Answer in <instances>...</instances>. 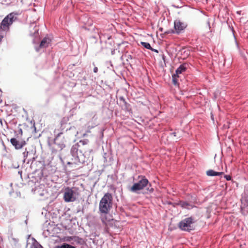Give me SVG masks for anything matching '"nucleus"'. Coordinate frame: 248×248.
Here are the masks:
<instances>
[{
  "instance_id": "obj_22",
  "label": "nucleus",
  "mask_w": 248,
  "mask_h": 248,
  "mask_svg": "<svg viewBox=\"0 0 248 248\" xmlns=\"http://www.w3.org/2000/svg\"><path fill=\"white\" fill-rule=\"evenodd\" d=\"M3 36L2 35H0V42L1 41Z\"/></svg>"
},
{
  "instance_id": "obj_14",
  "label": "nucleus",
  "mask_w": 248,
  "mask_h": 248,
  "mask_svg": "<svg viewBox=\"0 0 248 248\" xmlns=\"http://www.w3.org/2000/svg\"><path fill=\"white\" fill-rule=\"evenodd\" d=\"M31 248H43V247L38 243L36 242L32 245Z\"/></svg>"
},
{
  "instance_id": "obj_21",
  "label": "nucleus",
  "mask_w": 248,
  "mask_h": 248,
  "mask_svg": "<svg viewBox=\"0 0 248 248\" xmlns=\"http://www.w3.org/2000/svg\"><path fill=\"white\" fill-rule=\"evenodd\" d=\"M101 220H102V221L103 222V223L106 224V220H105V219L104 217H102L101 218Z\"/></svg>"
},
{
  "instance_id": "obj_13",
  "label": "nucleus",
  "mask_w": 248,
  "mask_h": 248,
  "mask_svg": "<svg viewBox=\"0 0 248 248\" xmlns=\"http://www.w3.org/2000/svg\"><path fill=\"white\" fill-rule=\"evenodd\" d=\"M141 44L147 49H151V46L149 43L141 42Z\"/></svg>"
},
{
  "instance_id": "obj_5",
  "label": "nucleus",
  "mask_w": 248,
  "mask_h": 248,
  "mask_svg": "<svg viewBox=\"0 0 248 248\" xmlns=\"http://www.w3.org/2000/svg\"><path fill=\"white\" fill-rule=\"evenodd\" d=\"M187 24L179 20H176L174 22V29L168 31V33L179 34L186 28Z\"/></svg>"
},
{
  "instance_id": "obj_16",
  "label": "nucleus",
  "mask_w": 248,
  "mask_h": 248,
  "mask_svg": "<svg viewBox=\"0 0 248 248\" xmlns=\"http://www.w3.org/2000/svg\"><path fill=\"white\" fill-rule=\"evenodd\" d=\"M28 154H29V152H28V151H25L23 153V155L24 157V159H26L27 158V157H28Z\"/></svg>"
},
{
  "instance_id": "obj_7",
  "label": "nucleus",
  "mask_w": 248,
  "mask_h": 248,
  "mask_svg": "<svg viewBox=\"0 0 248 248\" xmlns=\"http://www.w3.org/2000/svg\"><path fill=\"white\" fill-rule=\"evenodd\" d=\"M74 191L72 188L67 187L65 189V192L63 195V199L65 202H73L75 199L73 197Z\"/></svg>"
},
{
  "instance_id": "obj_1",
  "label": "nucleus",
  "mask_w": 248,
  "mask_h": 248,
  "mask_svg": "<svg viewBox=\"0 0 248 248\" xmlns=\"http://www.w3.org/2000/svg\"><path fill=\"white\" fill-rule=\"evenodd\" d=\"M113 197L109 193H106L101 198L99 205V209L101 213L107 214L112 206Z\"/></svg>"
},
{
  "instance_id": "obj_9",
  "label": "nucleus",
  "mask_w": 248,
  "mask_h": 248,
  "mask_svg": "<svg viewBox=\"0 0 248 248\" xmlns=\"http://www.w3.org/2000/svg\"><path fill=\"white\" fill-rule=\"evenodd\" d=\"M51 40L48 37H45L41 41L39 47L40 48H46L48 47L50 44Z\"/></svg>"
},
{
  "instance_id": "obj_10",
  "label": "nucleus",
  "mask_w": 248,
  "mask_h": 248,
  "mask_svg": "<svg viewBox=\"0 0 248 248\" xmlns=\"http://www.w3.org/2000/svg\"><path fill=\"white\" fill-rule=\"evenodd\" d=\"M223 174V172H216L212 170H210L206 171L207 175L209 176H220Z\"/></svg>"
},
{
  "instance_id": "obj_15",
  "label": "nucleus",
  "mask_w": 248,
  "mask_h": 248,
  "mask_svg": "<svg viewBox=\"0 0 248 248\" xmlns=\"http://www.w3.org/2000/svg\"><path fill=\"white\" fill-rule=\"evenodd\" d=\"M177 78H178L177 77V75H175V74H174L173 76H172V80H173V83L176 85L177 83Z\"/></svg>"
},
{
  "instance_id": "obj_2",
  "label": "nucleus",
  "mask_w": 248,
  "mask_h": 248,
  "mask_svg": "<svg viewBox=\"0 0 248 248\" xmlns=\"http://www.w3.org/2000/svg\"><path fill=\"white\" fill-rule=\"evenodd\" d=\"M17 13L13 12L8 14L2 21L0 24V29L3 31L8 30L9 26L16 19Z\"/></svg>"
},
{
  "instance_id": "obj_17",
  "label": "nucleus",
  "mask_w": 248,
  "mask_h": 248,
  "mask_svg": "<svg viewBox=\"0 0 248 248\" xmlns=\"http://www.w3.org/2000/svg\"><path fill=\"white\" fill-rule=\"evenodd\" d=\"M62 133L61 132L60 133H59L57 136L55 137V139H54V142L55 143H56V141L57 140H58V138L61 136V135H62Z\"/></svg>"
},
{
  "instance_id": "obj_3",
  "label": "nucleus",
  "mask_w": 248,
  "mask_h": 248,
  "mask_svg": "<svg viewBox=\"0 0 248 248\" xmlns=\"http://www.w3.org/2000/svg\"><path fill=\"white\" fill-rule=\"evenodd\" d=\"M194 219L192 217H187L183 219L179 223V227L183 231L189 232L194 229L193 223Z\"/></svg>"
},
{
  "instance_id": "obj_24",
  "label": "nucleus",
  "mask_w": 248,
  "mask_h": 248,
  "mask_svg": "<svg viewBox=\"0 0 248 248\" xmlns=\"http://www.w3.org/2000/svg\"><path fill=\"white\" fill-rule=\"evenodd\" d=\"M173 134H174V136H176V133L175 132L173 133Z\"/></svg>"
},
{
  "instance_id": "obj_20",
  "label": "nucleus",
  "mask_w": 248,
  "mask_h": 248,
  "mask_svg": "<svg viewBox=\"0 0 248 248\" xmlns=\"http://www.w3.org/2000/svg\"><path fill=\"white\" fill-rule=\"evenodd\" d=\"M97 71H98V68H97V67H95L93 68V72H94V73H97Z\"/></svg>"
},
{
  "instance_id": "obj_11",
  "label": "nucleus",
  "mask_w": 248,
  "mask_h": 248,
  "mask_svg": "<svg viewBox=\"0 0 248 248\" xmlns=\"http://www.w3.org/2000/svg\"><path fill=\"white\" fill-rule=\"evenodd\" d=\"M19 242V239L16 238L11 237V243L13 246L16 247Z\"/></svg>"
},
{
  "instance_id": "obj_23",
  "label": "nucleus",
  "mask_w": 248,
  "mask_h": 248,
  "mask_svg": "<svg viewBox=\"0 0 248 248\" xmlns=\"http://www.w3.org/2000/svg\"><path fill=\"white\" fill-rule=\"evenodd\" d=\"M153 190H153V188H151V189H150V190H149V191H150V192H153Z\"/></svg>"
},
{
  "instance_id": "obj_6",
  "label": "nucleus",
  "mask_w": 248,
  "mask_h": 248,
  "mask_svg": "<svg viewBox=\"0 0 248 248\" xmlns=\"http://www.w3.org/2000/svg\"><path fill=\"white\" fill-rule=\"evenodd\" d=\"M10 142L16 149L19 150L22 148L26 144V141L20 138H13L10 140Z\"/></svg>"
},
{
  "instance_id": "obj_19",
  "label": "nucleus",
  "mask_w": 248,
  "mask_h": 248,
  "mask_svg": "<svg viewBox=\"0 0 248 248\" xmlns=\"http://www.w3.org/2000/svg\"><path fill=\"white\" fill-rule=\"evenodd\" d=\"M150 50H152V51H155V52H156V53H158V50H157L155 49H154V48H153L152 47H151V49H150Z\"/></svg>"
},
{
  "instance_id": "obj_8",
  "label": "nucleus",
  "mask_w": 248,
  "mask_h": 248,
  "mask_svg": "<svg viewBox=\"0 0 248 248\" xmlns=\"http://www.w3.org/2000/svg\"><path fill=\"white\" fill-rule=\"evenodd\" d=\"M188 64L184 63L181 65L176 69L175 75L177 77H179V75L185 72L187 68Z\"/></svg>"
},
{
  "instance_id": "obj_25",
  "label": "nucleus",
  "mask_w": 248,
  "mask_h": 248,
  "mask_svg": "<svg viewBox=\"0 0 248 248\" xmlns=\"http://www.w3.org/2000/svg\"><path fill=\"white\" fill-rule=\"evenodd\" d=\"M87 132H88V133H89V132H90V130H87Z\"/></svg>"
},
{
  "instance_id": "obj_12",
  "label": "nucleus",
  "mask_w": 248,
  "mask_h": 248,
  "mask_svg": "<svg viewBox=\"0 0 248 248\" xmlns=\"http://www.w3.org/2000/svg\"><path fill=\"white\" fill-rule=\"evenodd\" d=\"M56 248H75V247L69 244L64 243L62 246L57 247Z\"/></svg>"
},
{
  "instance_id": "obj_18",
  "label": "nucleus",
  "mask_w": 248,
  "mask_h": 248,
  "mask_svg": "<svg viewBox=\"0 0 248 248\" xmlns=\"http://www.w3.org/2000/svg\"><path fill=\"white\" fill-rule=\"evenodd\" d=\"M224 177L227 180L229 181V180H231V176L230 175H225L224 176Z\"/></svg>"
},
{
  "instance_id": "obj_4",
  "label": "nucleus",
  "mask_w": 248,
  "mask_h": 248,
  "mask_svg": "<svg viewBox=\"0 0 248 248\" xmlns=\"http://www.w3.org/2000/svg\"><path fill=\"white\" fill-rule=\"evenodd\" d=\"M149 184V181L144 176L138 182L135 183L129 189L133 192H137L139 190H142Z\"/></svg>"
}]
</instances>
